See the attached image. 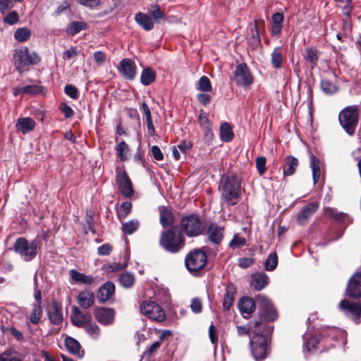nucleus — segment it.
<instances>
[{
	"mask_svg": "<svg viewBox=\"0 0 361 361\" xmlns=\"http://www.w3.org/2000/svg\"><path fill=\"white\" fill-rule=\"evenodd\" d=\"M219 190L222 202L227 207L236 205L242 195L240 178L234 174H227L221 177Z\"/></svg>",
	"mask_w": 361,
	"mask_h": 361,
	"instance_id": "obj_1",
	"label": "nucleus"
},
{
	"mask_svg": "<svg viewBox=\"0 0 361 361\" xmlns=\"http://www.w3.org/2000/svg\"><path fill=\"white\" fill-rule=\"evenodd\" d=\"M160 245L167 252H178L185 245L183 233L177 226H172L161 233Z\"/></svg>",
	"mask_w": 361,
	"mask_h": 361,
	"instance_id": "obj_2",
	"label": "nucleus"
},
{
	"mask_svg": "<svg viewBox=\"0 0 361 361\" xmlns=\"http://www.w3.org/2000/svg\"><path fill=\"white\" fill-rule=\"evenodd\" d=\"M271 331L272 327L269 325L262 330L254 331V336L250 339V345L251 353L256 361H262L268 357L267 339L264 334H268Z\"/></svg>",
	"mask_w": 361,
	"mask_h": 361,
	"instance_id": "obj_3",
	"label": "nucleus"
},
{
	"mask_svg": "<svg viewBox=\"0 0 361 361\" xmlns=\"http://www.w3.org/2000/svg\"><path fill=\"white\" fill-rule=\"evenodd\" d=\"M359 109L356 105L348 106L338 114L339 124L350 137L355 135L359 122Z\"/></svg>",
	"mask_w": 361,
	"mask_h": 361,
	"instance_id": "obj_4",
	"label": "nucleus"
},
{
	"mask_svg": "<svg viewBox=\"0 0 361 361\" xmlns=\"http://www.w3.org/2000/svg\"><path fill=\"white\" fill-rule=\"evenodd\" d=\"M14 66L20 73L28 69L32 65L39 63L40 57L26 47L16 49L13 53Z\"/></svg>",
	"mask_w": 361,
	"mask_h": 361,
	"instance_id": "obj_5",
	"label": "nucleus"
},
{
	"mask_svg": "<svg viewBox=\"0 0 361 361\" xmlns=\"http://www.w3.org/2000/svg\"><path fill=\"white\" fill-rule=\"evenodd\" d=\"M181 232L188 237H196L201 235L205 229V226L197 214H190L183 216L180 219Z\"/></svg>",
	"mask_w": 361,
	"mask_h": 361,
	"instance_id": "obj_6",
	"label": "nucleus"
},
{
	"mask_svg": "<svg viewBox=\"0 0 361 361\" xmlns=\"http://www.w3.org/2000/svg\"><path fill=\"white\" fill-rule=\"evenodd\" d=\"M38 245L36 240L28 241L25 238H18L14 245L13 250L25 262L32 261L37 255Z\"/></svg>",
	"mask_w": 361,
	"mask_h": 361,
	"instance_id": "obj_7",
	"label": "nucleus"
},
{
	"mask_svg": "<svg viewBox=\"0 0 361 361\" xmlns=\"http://www.w3.org/2000/svg\"><path fill=\"white\" fill-rule=\"evenodd\" d=\"M207 262V256L202 249L191 250L185 259L187 269L193 274L202 270L205 267Z\"/></svg>",
	"mask_w": 361,
	"mask_h": 361,
	"instance_id": "obj_8",
	"label": "nucleus"
},
{
	"mask_svg": "<svg viewBox=\"0 0 361 361\" xmlns=\"http://www.w3.org/2000/svg\"><path fill=\"white\" fill-rule=\"evenodd\" d=\"M340 334L343 335V332L336 328H327L323 330L318 336H314L311 338H307L305 334L303 335L304 350L309 352L317 350L319 348L317 345L322 341V340L328 337L331 339H334Z\"/></svg>",
	"mask_w": 361,
	"mask_h": 361,
	"instance_id": "obj_9",
	"label": "nucleus"
},
{
	"mask_svg": "<svg viewBox=\"0 0 361 361\" xmlns=\"http://www.w3.org/2000/svg\"><path fill=\"white\" fill-rule=\"evenodd\" d=\"M259 314L261 319L266 322H273L278 317V314L270 300L264 295L256 297Z\"/></svg>",
	"mask_w": 361,
	"mask_h": 361,
	"instance_id": "obj_10",
	"label": "nucleus"
},
{
	"mask_svg": "<svg viewBox=\"0 0 361 361\" xmlns=\"http://www.w3.org/2000/svg\"><path fill=\"white\" fill-rule=\"evenodd\" d=\"M140 310L149 319L158 322H163L166 318L165 312L161 307L152 301L142 302L140 306Z\"/></svg>",
	"mask_w": 361,
	"mask_h": 361,
	"instance_id": "obj_11",
	"label": "nucleus"
},
{
	"mask_svg": "<svg viewBox=\"0 0 361 361\" xmlns=\"http://www.w3.org/2000/svg\"><path fill=\"white\" fill-rule=\"evenodd\" d=\"M233 79L237 86L245 89L249 87L254 82L253 76L245 63L236 66Z\"/></svg>",
	"mask_w": 361,
	"mask_h": 361,
	"instance_id": "obj_12",
	"label": "nucleus"
},
{
	"mask_svg": "<svg viewBox=\"0 0 361 361\" xmlns=\"http://www.w3.org/2000/svg\"><path fill=\"white\" fill-rule=\"evenodd\" d=\"M339 308L346 317L352 319L355 324L360 322L361 302H355L348 300H343L339 303Z\"/></svg>",
	"mask_w": 361,
	"mask_h": 361,
	"instance_id": "obj_13",
	"label": "nucleus"
},
{
	"mask_svg": "<svg viewBox=\"0 0 361 361\" xmlns=\"http://www.w3.org/2000/svg\"><path fill=\"white\" fill-rule=\"evenodd\" d=\"M347 293L350 298H361V267L349 279L347 286Z\"/></svg>",
	"mask_w": 361,
	"mask_h": 361,
	"instance_id": "obj_14",
	"label": "nucleus"
},
{
	"mask_svg": "<svg viewBox=\"0 0 361 361\" xmlns=\"http://www.w3.org/2000/svg\"><path fill=\"white\" fill-rule=\"evenodd\" d=\"M97 320L103 325L111 324L115 318V311L113 308L102 307L95 311Z\"/></svg>",
	"mask_w": 361,
	"mask_h": 361,
	"instance_id": "obj_15",
	"label": "nucleus"
},
{
	"mask_svg": "<svg viewBox=\"0 0 361 361\" xmlns=\"http://www.w3.org/2000/svg\"><path fill=\"white\" fill-rule=\"evenodd\" d=\"M47 314L50 322L55 325H59L63 322V313L61 305L54 301L48 307Z\"/></svg>",
	"mask_w": 361,
	"mask_h": 361,
	"instance_id": "obj_16",
	"label": "nucleus"
},
{
	"mask_svg": "<svg viewBox=\"0 0 361 361\" xmlns=\"http://www.w3.org/2000/svg\"><path fill=\"white\" fill-rule=\"evenodd\" d=\"M116 181L123 195L130 197L133 195V189L129 177L124 172L116 176Z\"/></svg>",
	"mask_w": 361,
	"mask_h": 361,
	"instance_id": "obj_17",
	"label": "nucleus"
},
{
	"mask_svg": "<svg viewBox=\"0 0 361 361\" xmlns=\"http://www.w3.org/2000/svg\"><path fill=\"white\" fill-rule=\"evenodd\" d=\"M319 206L317 202H313L304 207L298 215V222L302 225L305 224L307 219L317 211Z\"/></svg>",
	"mask_w": 361,
	"mask_h": 361,
	"instance_id": "obj_18",
	"label": "nucleus"
},
{
	"mask_svg": "<svg viewBox=\"0 0 361 361\" xmlns=\"http://www.w3.org/2000/svg\"><path fill=\"white\" fill-rule=\"evenodd\" d=\"M269 283V278L264 272H256L251 275L250 286L256 290H262Z\"/></svg>",
	"mask_w": 361,
	"mask_h": 361,
	"instance_id": "obj_19",
	"label": "nucleus"
},
{
	"mask_svg": "<svg viewBox=\"0 0 361 361\" xmlns=\"http://www.w3.org/2000/svg\"><path fill=\"white\" fill-rule=\"evenodd\" d=\"M115 292V286L111 282L103 284L98 290L97 298L100 302H105L111 298Z\"/></svg>",
	"mask_w": 361,
	"mask_h": 361,
	"instance_id": "obj_20",
	"label": "nucleus"
},
{
	"mask_svg": "<svg viewBox=\"0 0 361 361\" xmlns=\"http://www.w3.org/2000/svg\"><path fill=\"white\" fill-rule=\"evenodd\" d=\"M208 236L209 240L214 244H219L224 237V228L213 223L208 227Z\"/></svg>",
	"mask_w": 361,
	"mask_h": 361,
	"instance_id": "obj_21",
	"label": "nucleus"
},
{
	"mask_svg": "<svg viewBox=\"0 0 361 361\" xmlns=\"http://www.w3.org/2000/svg\"><path fill=\"white\" fill-rule=\"evenodd\" d=\"M118 70L124 78L130 80L133 79L135 71L134 63L132 60L129 59H123L120 63Z\"/></svg>",
	"mask_w": 361,
	"mask_h": 361,
	"instance_id": "obj_22",
	"label": "nucleus"
},
{
	"mask_svg": "<svg viewBox=\"0 0 361 361\" xmlns=\"http://www.w3.org/2000/svg\"><path fill=\"white\" fill-rule=\"evenodd\" d=\"M236 293L235 288L232 283H227L226 284L225 294L223 300V309L228 310L233 305L234 300V295Z\"/></svg>",
	"mask_w": 361,
	"mask_h": 361,
	"instance_id": "obj_23",
	"label": "nucleus"
},
{
	"mask_svg": "<svg viewBox=\"0 0 361 361\" xmlns=\"http://www.w3.org/2000/svg\"><path fill=\"white\" fill-rule=\"evenodd\" d=\"M65 345L68 352L78 358L84 355V350H81L80 343L72 337H67L65 340Z\"/></svg>",
	"mask_w": 361,
	"mask_h": 361,
	"instance_id": "obj_24",
	"label": "nucleus"
},
{
	"mask_svg": "<svg viewBox=\"0 0 361 361\" xmlns=\"http://www.w3.org/2000/svg\"><path fill=\"white\" fill-rule=\"evenodd\" d=\"M325 214L332 217L336 221L347 226L351 223V219L348 214L337 212L334 209L328 207L325 209Z\"/></svg>",
	"mask_w": 361,
	"mask_h": 361,
	"instance_id": "obj_25",
	"label": "nucleus"
},
{
	"mask_svg": "<svg viewBox=\"0 0 361 361\" xmlns=\"http://www.w3.org/2000/svg\"><path fill=\"white\" fill-rule=\"evenodd\" d=\"M267 327V324L262 321L250 322L248 327L243 326H237V332L238 336H242L244 335H249L252 331L254 333L255 329H264Z\"/></svg>",
	"mask_w": 361,
	"mask_h": 361,
	"instance_id": "obj_26",
	"label": "nucleus"
},
{
	"mask_svg": "<svg viewBox=\"0 0 361 361\" xmlns=\"http://www.w3.org/2000/svg\"><path fill=\"white\" fill-rule=\"evenodd\" d=\"M159 212L160 223L164 228L171 226L173 221V214L171 209L166 206H159L158 207Z\"/></svg>",
	"mask_w": 361,
	"mask_h": 361,
	"instance_id": "obj_27",
	"label": "nucleus"
},
{
	"mask_svg": "<svg viewBox=\"0 0 361 361\" xmlns=\"http://www.w3.org/2000/svg\"><path fill=\"white\" fill-rule=\"evenodd\" d=\"M140 111L142 115L143 119H145L149 134L150 135H154L155 130L153 126L151 111L145 102L142 103L140 107Z\"/></svg>",
	"mask_w": 361,
	"mask_h": 361,
	"instance_id": "obj_28",
	"label": "nucleus"
},
{
	"mask_svg": "<svg viewBox=\"0 0 361 361\" xmlns=\"http://www.w3.org/2000/svg\"><path fill=\"white\" fill-rule=\"evenodd\" d=\"M77 300L80 307L87 309L93 305L94 295L92 291L85 290L79 293Z\"/></svg>",
	"mask_w": 361,
	"mask_h": 361,
	"instance_id": "obj_29",
	"label": "nucleus"
},
{
	"mask_svg": "<svg viewBox=\"0 0 361 361\" xmlns=\"http://www.w3.org/2000/svg\"><path fill=\"white\" fill-rule=\"evenodd\" d=\"M72 310L71 320L75 326L80 327L90 321V315L82 313L78 307L73 306Z\"/></svg>",
	"mask_w": 361,
	"mask_h": 361,
	"instance_id": "obj_30",
	"label": "nucleus"
},
{
	"mask_svg": "<svg viewBox=\"0 0 361 361\" xmlns=\"http://www.w3.org/2000/svg\"><path fill=\"white\" fill-rule=\"evenodd\" d=\"M69 275L71 280L75 283L91 285L94 282V279L92 276L86 275L75 269H71L69 271Z\"/></svg>",
	"mask_w": 361,
	"mask_h": 361,
	"instance_id": "obj_31",
	"label": "nucleus"
},
{
	"mask_svg": "<svg viewBox=\"0 0 361 361\" xmlns=\"http://www.w3.org/2000/svg\"><path fill=\"white\" fill-rule=\"evenodd\" d=\"M35 121L30 117L20 118L18 119L16 127L23 134H26L34 130L35 127Z\"/></svg>",
	"mask_w": 361,
	"mask_h": 361,
	"instance_id": "obj_32",
	"label": "nucleus"
},
{
	"mask_svg": "<svg viewBox=\"0 0 361 361\" xmlns=\"http://www.w3.org/2000/svg\"><path fill=\"white\" fill-rule=\"evenodd\" d=\"M256 299L251 298H243L239 302V310L242 314L250 315L254 312L256 305Z\"/></svg>",
	"mask_w": 361,
	"mask_h": 361,
	"instance_id": "obj_33",
	"label": "nucleus"
},
{
	"mask_svg": "<svg viewBox=\"0 0 361 361\" xmlns=\"http://www.w3.org/2000/svg\"><path fill=\"white\" fill-rule=\"evenodd\" d=\"M283 48L276 47L271 54V63L275 69H279L282 67L283 61Z\"/></svg>",
	"mask_w": 361,
	"mask_h": 361,
	"instance_id": "obj_34",
	"label": "nucleus"
},
{
	"mask_svg": "<svg viewBox=\"0 0 361 361\" xmlns=\"http://www.w3.org/2000/svg\"><path fill=\"white\" fill-rule=\"evenodd\" d=\"M298 166V160L293 156H288L286 158L283 165V175L285 176H292Z\"/></svg>",
	"mask_w": 361,
	"mask_h": 361,
	"instance_id": "obj_35",
	"label": "nucleus"
},
{
	"mask_svg": "<svg viewBox=\"0 0 361 361\" xmlns=\"http://www.w3.org/2000/svg\"><path fill=\"white\" fill-rule=\"evenodd\" d=\"M271 31L273 35H279L282 29V24L284 20L283 15L281 13H275L271 17Z\"/></svg>",
	"mask_w": 361,
	"mask_h": 361,
	"instance_id": "obj_36",
	"label": "nucleus"
},
{
	"mask_svg": "<svg viewBox=\"0 0 361 361\" xmlns=\"http://www.w3.org/2000/svg\"><path fill=\"white\" fill-rule=\"evenodd\" d=\"M219 131L220 138L223 142H228L233 140L234 134L231 124L228 122H224L221 125Z\"/></svg>",
	"mask_w": 361,
	"mask_h": 361,
	"instance_id": "obj_37",
	"label": "nucleus"
},
{
	"mask_svg": "<svg viewBox=\"0 0 361 361\" xmlns=\"http://www.w3.org/2000/svg\"><path fill=\"white\" fill-rule=\"evenodd\" d=\"M320 161L315 156L310 157V168L312 172V178L314 184H316L321 176V168H320Z\"/></svg>",
	"mask_w": 361,
	"mask_h": 361,
	"instance_id": "obj_38",
	"label": "nucleus"
},
{
	"mask_svg": "<svg viewBox=\"0 0 361 361\" xmlns=\"http://www.w3.org/2000/svg\"><path fill=\"white\" fill-rule=\"evenodd\" d=\"M137 23L147 31L151 30L154 27V22L152 17L142 13H137Z\"/></svg>",
	"mask_w": 361,
	"mask_h": 361,
	"instance_id": "obj_39",
	"label": "nucleus"
},
{
	"mask_svg": "<svg viewBox=\"0 0 361 361\" xmlns=\"http://www.w3.org/2000/svg\"><path fill=\"white\" fill-rule=\"evenodd\" d=\"M156 78L155 72L149 67L144 68L140 75V82L147 86L154 81Z\"/></svg>",
	"mask_w": 361,
	"mask_h": 361,
	"instance_id": "obj_40",
	"label": "nucleus"
},
{
	"mask_svg": "<svg viewBox=\"0 0 361 361\" xmlns=\"http://www.w3.org/2000/svg\"><path fill=\"white\" fill-rule=\"evenodd\" d=\"M31 37V31L27 27L18 28L14 32V39L18 42H27Z\"/></svg>",
	"mask_w": 361,
	"mask_h": 361,
	"instance_id": "obj_41",
	"label": "nucleus"
},
{
	"mask_svg": "<svg viewBox=\"0 0 361 361\" xmlns=\"http://www.w3.org/2000/svg\"><path fill=\"white\" fill-rule=\"evenodd\" d=\"M42 316V309L39 304L33 305L32 311L30 316V321L33 324H37Z\"/></svg>",
	"mask_w": 361,
	"mask_h": 361,
	"instance_id": "obj_42",
	"label": "nucleus"
},
{
	"mask_svg": "<svg viewBox=\"0 0 361 361\" xmlns=\"http://www.w3.org/2000/svg\"><path fill=\"white\" fill-rule=\"evenodd\" d=\"M86 27L87 25L85 23L73 21L68 26L67 32L69 35L73 36L79 32H80L81 30H85Z\"/></svg>",
	"mask_w": 361,
	"mask_h": 361,
	"instance_id": "obj_43",
	"label": "nucleus"
},
{
	"mask_svg": "<svg viewBox=\"0 0 361 361\" xmlns=\"http://www.w3.org/2000/svg\"><path fill=\"white\" fill-rule=\"evenodd\" d=\"M278 264V257L276 253H271L264 263V268L268 271H274Z\"/></svg>",
	"mask_w": 361,
	"mask_h": 361,
	"instance_id": "obj_44",
	"label": "nucleus"
},
{
	"mask_svg": "<svg viewBox=\"0 0 361 361\" xmlns=\"http://www.w3.org/2000/svg\"><path fill=\"white\" fill-rule=\"evenodd\" d=\"M320 87L326 94H333L338 91V87L329 80H322Z\"/></svg>",
	"mask_w": 361,
	"mask_h": 361,
	"instance_id": "obj_45",
	"label": "nucleus"
},
{
	"mask_svg": "<svg viewBox=\"0 0 361 361\" xmlns=\"http://www.w3.org/2000/svg\"><path fill=\"white\" fill-rule=\"evenodd\" d=\"M197 90L201 92H210L212 89L209 79L207 76H202L197 82Z\"/></svg>",
	"mask_w": 361,
	"mask_h": 361,
	"instance_id": "obj_46",
	"label": "nucleus"
},
{
	"mask_svg": "<svg viewBox=\"0 0 361 361\" xmlns=\"http://www.w3.org/2000/svg\"><path fill=\"white\" fill-rule=\"evenodd\" d=\"M246 245V240L244 237L239 236L238 233H235L232 240L230 241L228 246L233 249L235 250L237 248L241 247Z\"/></svg>",
	"mask_w": 361,
	"mask_h": 361,
	"instance_id": "obj_47",
	"label": "nucleus"
},
{
	"mask_svg": "<svg viewBox=\"0 0 361 361\" xmlns=\"http://www.w3.org/2000/svg\"><path fill=\"white\" fill-rule=\"evenodd\" d=\"M134 276L129 272L123 273L119 278L120 283L126 288L130 287L134 283Z\"/></svg>",
	"mask_w": 361,
	"mask_h": 361,
	"instance_id": "obj_48",
	"label": "nucleus"
},
{
	"mask_svg": "<svg viewBox=\"0 0 361 361\" xmlns=\"http://www.w3.org/2000/svg\"><path fill=\"white\" fill-rule=\"evenodd\" d=\"M44 87L39 85H28L23 87L25 94L36 95L43 92Z\"/></svg>",
	"mask_w": 361,
	"mask_h": 361,
	"instance_id": "obj_49",
	"label": "nucleus"
},
{
	"mask_svg": "<svg viewBox=\"0 0 361 361\" xmlns=\"http://www.w3.org/2000/svg\"><path fill=\"white\" fill-rule=\"evenodd\" d=\"M132 203L130 202H125L121 204L118 211V216L120 219H125L132 209Z\"/></svg>",
	"mask_w": 361,
	"mask_h": 361,
	"instance_id": "obj_50",
	"label": "nucleus"
},
{
	"mask_svg": "<svg viewBox=\"0 0 361 361\" xmlns=\"http://www.w3.org/2000/svg\"><path fill=\"white\" fill-rule=\"evenodd\" d=\"M305 59L306 61L311 63L312 66H315L318 60L317 51L313 48L307 49Z\"/></svg>",
	"mask_w": 361,
	"mask_h": 361,
	"instance_id": "obj_51",
	"label": "nucleus"
},
{
	"mask_svg": "<svg viewBox=\"0 0 361 361\" xmlns=\"http://www.w3.org/2000/svg\"><path fill=\"white\" fill-rule=\"evenodd\" d=\"M18 21H19V15L15 11L9 12L3 18L4 23L8 24V25H11L17 23Z\"/></svg>",
	"mask_w": 361,
	"mask_h": 361,
	"instance_id": "obj_52",
	"label": "nucleus"
},
{
	"mask_svg": "<svg viewBox=\"0 0 361 361\" xmlns=\"http://www.w3.org/2000/svg\"><path fill=\"white\" fill-rule=\"evenodd\" d=\"M150 17L152 19L154 18L157 22H159L161 20L166 19L165 13L161 10L159 5H156L154 9L150 12Z\"/></svg>",
	"mask_w": 361,
	"mask_h": 361,
	"instance_id": "obj_53",
	"label": "nucleus"
},
{
	"mask_svg": "<svg viewBox=\"0 0 361 361\" xmlns=\"http://www.w3.org/2000/svg\"><path fill=\"white\" fill-rule=\"evenodd\" d=\"M86 331L94 339L99 338L100 329L96 324H90L86 327Z\"/></svg>",
	"mask_w": 361,
	"mask_h": 361,
	"instance_id": "obj_54",
	"label": "nucleus"
},
{
	"mask_svg": "<svg viewBox=\"0 0 361 361\" xmlns=\"http://www.w3.org/2000/svg\"><path fill=\"white\" fill-rule=\"evenodd\" d=\"M78 52L77 47H71L63 52L62 58L63 60H70L75 58L78 56Z\"/></svg>",
	"mask_w": 361,
	"mask_h": 361,
	"instance_id": "obj_55",
	"label": "nucleus"
},
{
	"mask_svg": "<svg viewBox=\"0 0 361 361\" xmlns=\"http://www.w3.org/2000/svg\"><path fill=\"white\" fill-rule=\"evenodd\" d=\"M123 266L116 262L106 263L103 265L102 269L106 272H114L122 269Z\"/></svg>",
	"mask_w": 361,
	"mask_h": 361,
	"instance_id": "obj_56",
	"label": "nucleus"
},
{
	"mask_svg": "<svg viewBox=\"0 0 361 361\" xmlns=\"http://www.w3.org/2000/svg\"><path fill=\"white\" fill-rule=\"evenodd\" d=\"M64 92L72 99H75L78 97V90L72 85H66L64 88Z\"/></svg>",
	"mask_w": 361,
	"mask_h": 361,
	"instance_id": "obj_57",
	"label": "nucleus"
},
{
	"mask_svg": "<svg viewBox=\"0 0 361 361\" xmlns=\"http://www.w3.org/2000/svg\"><path fill=\"white\" fill-rule=\"evenodd\" d=\"M266 161L264 157H259L256 159V167L260 175H262L266 171Z\"/></svg>",
	"mask_w": 361,
	"mask_h": 361,
	"instance_id": "obj_58",
	"label": "nucleus"
},
{
	"mask_svg": "<svg viewBox=\"0 0 361 361\" xmlns=\"http://www.w3.org/2000/svg\"><path fill=\"white\" fill-rule=\"evenodd\" d=\"M190 308L195 314L200 313L202 310V301L199 298H193L191 301Z\"/></svg>",
	"mask_w": 361,
	"mask_h": 361,
	"instance_id": "obj_59",
	"label": "nucleus"
},
{
	"mask_svg": "<svg viewBox=\"0 0 361 361\" xmlns=\"http://www.w3.org/2000/svg\"><path fill=\"white\" fill-rule=\"evenodd\" d=\"M254 263V259L250 257H242L238 259V266L242 269H247Z\"/></svg>",
	"mask_w": 361,
	"mask_h": 361,
	"instance_id": "obj_60",
	"label": "nucleus"
},
{
	"mask_svg": "<svg viewBox=\"0 0 361 361\" xmlns=\"http://www.w3.org/2000/svg\"><path fill=\"white\" fill-rule=\"evenodd\" d=\"M14 6L12 0H0V13L4 14L6 11Z\"/></svg>",
	"mask_w": 361,
	"mask_h": 361,
	"instance_id": "obj_61",
	"label": "nucleus"
},
{
	"mask_svg": "<svg viewBox=\"0 0 361 361\" xmlns=\"http://www.w3.org/2000/svg\"><path fill=\"white\" fill-rule=\"evenodd\" d=\"M78 3L90 8H94L100 4L99 0H77Z\"/></svg>",
	"mask_w": 361,
	"mask_h": 361,
	"instance_id": "obj_62",
	"label": "nucleus"
},
{
	"mask_svg": "<svg viewBox=\"0 0 361 361\" xmlns=\"http://www.w3.org/2000/svg\"><path fill=\"white\" fill-rule=\"evenodd\" d=\"M122 230L126 234H132L135 230V223L133 221H130L123 224Z\"/></svg>",
	"mask_w": 361,
	"mask_h": 361,
	"instance_id": "obj_63",
	"label": "nucleus"
},
{
	"mask_svg": "<svg viewBox=\"0 0 361 361\" xmlns=\"http://www.w3.org/2000/svg\"><path fill=\"white\" fill-rule=\"evenodd\" d=\"M199 122L202 128L210 127L209 120L207 116V114L201 112L198 117Z\"/></svg>",
	"mask_w": 361,
	"mask_h": 361,
	"instance_id": "obj_64",
	"label": "nucleus"
}]
</instances>
